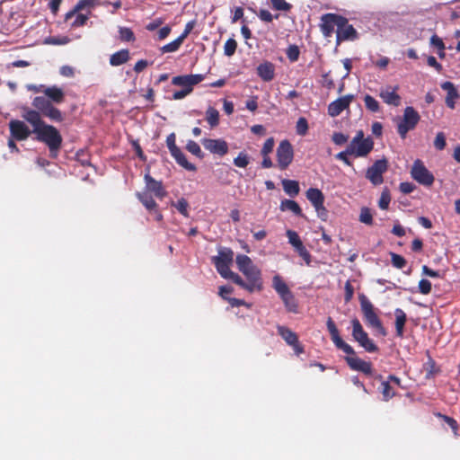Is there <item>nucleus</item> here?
<instances>
[{
	"mask_svg": "<svg viewBox=\"0 0 460 460\" xmlns=\"http://www.w3.org/2000/svg\"><path fill=\"white\" fill-rule=\"evenodd\" d=\"M186 149L191 153L192 155H196L197 157L199 158H203L204 155L200 149V146L199 145L193 141V140H189L187 145H186Z\"/></svg>",
	"mask_w": 460,
	"mask_h": 460,
	"instance_id": "51",
	"label": "nucleus"
},
{
	"mask_svg": "<svg viewBox=\"0 0 460 460\" xmlns=\"http://www.w3.org/2000/svg\"><path fill=\"white\" fill-rule=\"evenodd\" d=\"M286 235L288 238V243L294 247V249L303 243L298 234L294 230H288Z\"/></svg>",
	"mask_w": 460,
	"mask_h": 460,
	"instance_id": "52",
	"label": "nucleus"
},
{
	"mask_svg": "<svg viewBox=\"0 0 460 460\" xmlns=\"http://www.w3.org/2000/svg\"><path fill=\"white\" fill-rule=\"evenodd\" d=\"M358 220L367 226H372L373 215L370 208L367 207L361 208Z\"/></svg>",
	"mask_w": 460,
	"mask_h": 460,
	"instance_id": "41",
	"label": "nucleus"
},
{
	"mask_svg": "<svg viewBox=\"0 0 460 460\" xmlns=\"http://www.w3.org/2000/svg\"><path fill=\"white\" fill-rule=\"evenodd\" d=\"M44 96L56 104H60L65 101L64 91L57 85L47 86L44 90Z\"/></svg>",
	"mask_w": 460,
	"mask_h": 460,
	"instance_id": "23",
	"label": "nucleus"
},
{
	"mask_svg": "<svg viewBox=\"0 0 460 460\" xmlns=\"http://www.w3.org/2000/svg\"><path fill=\"white\" fill-rule=\"evenodd\" d=\"M358 300L366 323L385 336L386 334L385 329L383 326L382 321L377 315L373 304L364 294L358 295Z\"/></svg>",
	"mask_w": 460,
	"mask_h": 460,
	"instance_id": "4",
	"label": "nucleus"
},
{
	"mask_svg": "<svg viewBox=\"0 0 460 460\" xmlns=\"http://www.w3.org/2000/svg\"><path fill=\"white\" fill-rule=\"evenodd\" d=\"M170 154L175 159L176 163L179 165H181V167H183L185 170L190 171V172H195L197 170V167L195 166V164L190 163L187 160L185 155L183 154V152L181 150L180 147L173 150Z\"/></svg>",
	"mask_w": 460,
	"mask_h": 460,
	"instance_id": "26",
	"label": "nucleus"
},
{
	"mask_svg": "<svg viewBox=\"0 0 460 460\" xmlns=\"http://www.w3.org/2000/svg\"><path fill=\"white\" fill-rule=\"evenodd\" d=\"M352 325V337L354 341H356L359 346L364 348V349L367 352H376L378 351V347L375 344V342L368 337L367 332L363 329L358 319L354 318L351 320Z\"/></svg>",
	"mask_w": 460,
	"mask_h": 460,
	"instance_id": "9",
	"label": "nucleus"
},
{
	"mask_svg": "<svg viewBox=\"0 0 460 460\" xmlns=\"http://www.w3.org/2000/svg\"><path fill=\"white\" fill-rule=\"evenodd\" d=\"M347 146L353 156L366 157L373 150L374 141L370 137H365L363 130H358Z\"/></svg>",
	"mask_w": 460,
	"mask_h": 460,
	"instance_id": "8",
	"label": "nucleus"
},
{
	"mask_svg": "<svg viewBox=\"0 0 460 460\" xmlns=\"http://www.w3.org/2000/svg\"><path fill=\"white\" fill-rule=\"evenodd\" d=\"M440 86L444 91H447L445 99L447 106L452 110L455 109L456 100L460 98V93L455 87V84L450 81H446L442 83Z\"/></svg>",
	"mask_w": 460,
	"mask_h": 460,
	"instance_id": "21",
	"label": "nucleus"
},
{
	"mask_svg": "<svg viewBox=\"0 0 460 460\" xmlns=\"http://www.w3.org/2000/svg\"><path fill=\"white\" fill-rule=\"evenodd\" d=\"M447 146L446 142V136L444 132H438L436 135L435 140H434V146L437 150L441 151L445 149Z\"/></svg>",
	"mask_w": 460,
	"mask_h": 460,
	"instance_id": "54",
	"label": "nucleus"
},
{
	"mask_svg": "<svg viewBox=\"0 0 460 460\" xmlns=\"http://www.w3.org/2000/svg\"><path fill=\"white\" fill-rule=\"evenodd\" d=\"M394 315L396 336L399 338H402L404 334V326L407 321L406 314L402 309L396 308L394 310Z\"/></svg>",
	"mask_w": 460,
	"mask_h": 460,
	"instance_id": "27",
	"label": "nucleus"
},
{
	"mask_svg": "<svg viewBox=\"0 0 460 460\" xmlns=\"http://www.w3.org/2000/svg\"><path fill=\"white\" fill-rule=\"evenodd\" d=\"M323 204L324 203H321L320 206L317 205L316 207L314 208L317 213L318 217L323 221H326L328 217V210L326 209Z\"/></svg>",
	"mask_w": 460,
	"mask_h": 460,
	"instance_id": "63",
	"label": "nucleus"
},
{
	"mask_svg": "<svg viewBox=\"0 0 460 460\" xmlns=\"http://www.w3.org/2000/svg\"><path fill=\"white\" fill-rule=\"evenodd\" d=\"M430 44L438 49V54L439 58H443L445 57L446 47H445V44H444L442 39L437 35H433L430 38Z\"/></svg>",
	"mask_w": 460,
	"mask_h": 460,
	"instance_id": "44",
	"label": "nucleus"
},
{
	"mask_svg": "<svg viewBox=\"0 0 460 460\" xmlns=\"http://www.w3.org/2000/svg\"><path fill=\"white\" fill-rule=\"evenodd\" d=\"M279 208L281 211L290 210L297 217H305L298 203L292 199H283L280 203Z\"/></svg>",
	"mask_w": 460,
	"mask_h": 460,
	"instance_id": "31",
	"label": "nucleus"
},
{
	"mask_svg": "<svg viewBox=\"0 0 460 460\" xmlns=\"http://www.w3.org/2000/svg\"><path fill=\"white\" fill-rule=\"evenodd\" d=\"M250 163L248 155L244 152H240L234 159V164L239 168H245Z\"/></svg>",
	"mask_w": 460,
	"mask_h": 460,
	"instance_id": "48",
	"label": "nucleus"
},
{
	"mask_svg": "<svg viewBox=\"0 0 460 460\" xmlns=\"http://www.w3.org/2000/svg\"><path fill=\"white\" fill-rule=\"evenodd\" d=\"M278 333L288 345H296L298 337L296 332L291 331L289 328L285 326H279Z\"/></svg>",
	"mask_w": 460,
	"mask_h": 460,
	"instance_id": "32",
	"label": "nucleus"
},
{
	"mask_svg": "<svg viewBox=\"0 0 460 460\" xmlns=\"http://www.w3.org/2000/svg\"><path fill=\"white\" fill-rule=\"evenodd\" d=\"M365 107L367 111L373 113L380 111L379 102L371 95L366 94L364 97Z\"/></svg>",
	"mask_w": 460,
	"mask_h": 460,
	"instance_id": "39",
	"label": "nucleus"
},
{
	"mask_svg": "<svg viewBox=\"0 0 460 460\" xmlns=\"http://www.w3.org/2000/svg\"><path fill=\"white\" fill-rule=\"evenodd\" d=\"M257 75L264 82H270L275 76V66L270 61H264L257 66Z\"/></svg>",
	"mask_w": 460,
	"mask_h": 460,
	"instance_id": "22",
	"label": "nucleus"
},
{
	"mask_svg": "<svg viewBox=\"0 0 460 460\" xmlns=\"http://www.w3.org/2000/svg\"><path fill=\"white\" fill-rule=\"evenodd\" d=\"M332 140L337 146H342L349 140V136L341 132H334L332 137Z\"/></svg>",
	"mask_w": 460,
	"mask_h": 460,
	"instance_id": "59",
	"label": "nucleus"
},
{
	"mask_svg": "<svg viewBox=\"0 0 460 460\" xmlns=\"http://www.w3.org/2000/svg\"><path fill=\"white\" fill-rule=\"evenodd\" d=\"M274 147V139L272 137L268 138L262 146L261 154L262 155H268L270 153L272 152Z\"/></svg>",
	"mask_w": 460,
	"mask_h": 460,
	"instance_id": "61",
	"label": "nucleus"
},
{
	"mask_svg": "<svg viewBox=\"0 0 460 460\" xmlns=\"http://www.w3.org/2000/svg\"><path fill=\"white\" fill-rule=\"evenodd\" d=\"M274 9L278 11H289L292 5L287 3L285 0H270Z\"/></svg>",
	"mask_w": 460,
	"mask_h": 460,
	"instance_id": "56",
	"label": "nucleus"
},
{
	"mask_svg": "<svg viewBox=\"0 0 460 460\" xmlns=\"http://www.w3.org/2000/svg\"><path fill=\"white\" fill-rule=\"evenodd\" d=\"M130 58L128 49H120L113 53L110 58V64L112 66H118L127 63Z\"/></svg>",
	"mask_w": 460,
	"mask_h": 460,
	"instance_id": "29",
	"label": "nucleus"
},
{
	"mask_svg": "<svg viewBox=\"0 0 460 460\" xmlns=\"http://www.w3.org/2000/svg\"><path fill=\"white\" fill-rule=\"evenodd\" d=\"M201 144L206 150L209 151L211 154L218 155L220 156L226 155L229 150L227 142L221 138H203L201 139Z\"/></svg>",
	"mask_w": 460,
	"mask_h": 460,
	"instance_id": "16",
	"label": "nucleus"
},
{
	"mask_svg": "<svg viewBox=\"0 0 460 460\" xmlns=\"http://www.w3.org/2000/svg\"><path fill=\"white\" fill-rule=\"evenodd\" d=\"M418 288L422 295H428L431 292L432 285L429 279H422L420 280Z\"/></svg>",
	"mask_w": 460,
	"mask_h": 460,
	"instance_id": "58",
	"label": "nucleus"
},
{
	"mask_svg": "<svg viewBox=\"0 0 460 460\" xmlns=\"http://www.w3.org/2000/svg\"><path fill=\"white\" fill-rule=\"evenodd\" d=\"M305 196L313 207L320 206L321 203H324V195L317 188H309L305 192Z\"/></svg>",
	"mask_w": 460,
	"mask_h": 460,
	"instance_id": "30",
	"label": "nucleus"
},
{
	"mask_svg": "<svg viewBox=\"0 0 460 460\" xmlns=\"http://www.w3.org/2000/svg\"><path fill=\"white\" fill-rule=\"evenodd\" d=\"M236 48H237L236 40L233 38H230L225 43L224 54L227 57H232L235 53Z\"/></svg>",
	"mask_w": 460,
	"mask_h": 460,
	"instance_id": "50",
	"label": "nucleus"
},
{
	"mask_svg": "<svg viewBox=\"0 0 460 460\" xmlns=\"http://www.w3.org/2000/svg\"><path fill=\"white\" fill-rule=\"evenodd\" d=\"M89 17L87 14L76 13L75 19L71 22V28H78L85 25Z\"/></svg>",
	"mask_w": 460,
	"mask_h": 460,
	"instance_id": "57",
	"label": "nucleus"
},
{
	"mask_svg": "<svg viewBox=\"0 0 460 460\" xmlns=\"http://www.w3.org/2000/svg\"><path fill=\"white\" fill-rule=\"evenodd\" d=\"M388 169V161L385 158L376 160L366 172V178L375 186L384 182L383 174Z\"/></svg>",
	"mask_w": 460,
	"mask_h": 460,
	"instance_id": "11",
	"label": "nucleus"
},
{
	"mask_svg": "<svg viewBox=\"0 0 460 460\" xmlns=\"http://www.w3.org/2000/svg\"><path fill=\"white\" fill-rule=\"evenodd\" d=\"M398 86H386L380 90L379 96L388 105L398 107L401 104V96L397 93Z\"/></svg>",
	"mask_w": 460,
	"mask_h": 460,
	"instance_id": "20",
	"label": "nucleus"
},
{
	"mask_svg": "<svg viewBox=\"0 0 460 460\" xmlns=\"http://www.w3.org/2000/svg\"><path fill=\"white\" fill-rule=\"evenodd\" d=\"M224 279H231L234 284L238 285L242 288L245 289L246 291L252 293L254 291H257V288L248 280L244 281L242 277H240L237 273L231 271L226 277Z\"/></svg>",
	"mask_w": 460,
	"mask_h": 460,
	"instance_id": "28",
	"label": "nucleus"
},
{
	"mask_svg": "<svg viewBox=\"0 0 460 460\" xmlns=\"http://www.w3.org/2000/svg\"><path fill=\"white\" fill-rule=\"evenodd\" d=\"M258 16L261 21L266 22H271L273 20V16L270 13V12L266 9H261L258 13Z\"/></svg>",
	"mask_w": 460,
	"mask_h": 460,
	"instance_id": "64",
	"label": "nucleus"
},
{
	"mask_svg": "<svg viewBox=\"0 0 460 460\" xmlns=\"http://www.w3.org/2000/svg\"><path fill=\"white\" fill-rule=\"evenodd\" d=\"M238 270L245 276L257 291L263 289V281L261 270L252 262V259L245 254H238L235 258Z\"/></svg>",
	"mask_w": 460,
	"mask_h": 460,
	"instance_id": "3",
	"label": "nucleus"
},
{
	"mask_svg": "<svg viewBox=\"0 0 460 460\" xmlns=\"http://www.w3.org/2000/svg\"><path fill=\"white\" fill-rule=\"evenodd\" d=\"M233 260L234 252L230 248L220 249L218 255L212 258V262L222 278L226 277L232 271L230 265Z\"/></svg>",
	"mask_w": 460,
	"mask_h": 460,
	"instance_id": "10",
	"label": "nucleus"
},
{
	"mask_svg": "<svg viewBox=\"0 0 460 460\" xmlns=\"http://www.w3.org/2000/svg\"><path fill=\"white\" fill-rule=\"evenodd\" d=\"M206 119L211 128H215L219 124V112L214 107H208L206 111Z\"/></svg>",
	"mask_w": 460,
	"mask_h": 460,
	"instance_id": "38",
	"label": "nucleus"
},
{
	"mask_svg": "<svg viewBox=\"0 0 460 460\" xmlns=\"http://www.w3.org/2000/svg\"><path fill=\"white\" fill-rule=\"evenodd\" d=\"M354 99L353 94H347L342 97L338 98L337 100L332 102L328 105V114L331 117L339 116L343 111L349 107V104Z\"/></svg>",
	"mask_w": 460,
	"mask_h": 460,
	"instance_id": "18",
	"label": "nucleus"
},
{
	"mask_svg": "<svg viewBox=\"0 0 460 460\" xmlns=\"http://www.w3.org/2000/svg\"><path fill=\"white\" fill-rule=\"evenodd\" d=\"M343 20L344 22L336 31L337 44L346 40H355L358 37L356 29L351 24H349V20L344 16Z\"/></svg>",
	"mask_w": 460,
	"mask_h": 460,
	"instance_id": "17",
	"label": "nucleus"
},
{
	"mask_svg": "<svg viewBox=\"0 0 460 460\" xmlns=\"http://www.w3.org/2000/svg\"><path fill=\"white\" fill-rule=\"evenodd\" d=\"M277 161L280 170H286L294 159V149L291 143L284 139L277 147Z\"/></svg>",
	"mask_w": 460,
	"mask_h": 460,
	"instance_id": "13",
	"label": "nucleus"
},
{
	"mask_svg": "<svg viewBox=\"0 0 460 460\" xmlns=\"http://www.w3.org/2000/svg\"><path fill=\"white\" fill-rule=\"evenodd\" d=\"M119 39L122 41L131 42L135 41L136 37L133 31L128 27H119Z\"/></svg>",
	"mask_w": 460,
	"mask_h": 460,
	"instance_id": "42",
	"label": "nucleus"
},
{
	"mask_svg": "<svg viewBox=\"0 0 460 460\" xmlns=\"http://www.w3.org/2000/svg\"><path fill=\"white\" fill-rule=\"evenodd\" d=\"M146 187L148 190L155 193L157 198H164L166 196V191L164 189L162 181H158L152 178L149 174L145 176Z\"/></svg>",
	"mask_w": 460,
	"mask_h": 460,
	"instance_id": "24",
	"label": "nucleus"
},
{
	"mask_svg": "<svg viewBox=\"0 0 460 460\" xmlns=\"http://www.w3.org/2000/svg\"><path fill=\"white\" fill-rule=\"evenodd\" d=\"M349 155H353L352 153H350V150L349 149V147L347 146L346 149L344 151H341L338 154L335 155V158L339 161H342L345 164L349 165V166H351L352 165V163L351 161L349 159Z\"/></svg>",
	"mask_w": 460,
	"mask_h": 460,
	"instance_id": "55",
	"label": "nucleus"
},
{
	"mask_svg": "<svg viewBox=\"0 0 460 460\" xmlns=\"http://www.w3.org/2000/svg\"><path fill=\"white\" fill-rule=\"evenodd\" d=\"M308 122L305 118L301 117L297 119L296 125V131L297 135L302 137L305 136L308 132Z\"/></svg>",
	"mask_w": 460,
	"mask_h": 460,
	"instance_id": "47",
	"label": "nucleus"
},
{
	"mask_svg": "<svg viewBox=\"0 0 460 460\" xmlns=\"http://www.w3.org/2000/svg\"><path fill=\"white\" fill-rule=\"evenodd\" d=\"M390 201H391L390 192H389V190L387 188H385L381 193V196H380V199L378 201V206L381 209L385 210L388 208Z\"/></svg>",
	"mask_w": 460,
	"mask_h": 460,
	"instance_id": "49",
	"label": "nucleus"
},
{
	"mask_svg": "<svg viewBox=\"0 0 460 460\" xmlns=\"http://www.w3.org/2000/svg\"><path fill=\"white\" fill-rule=\"evenodd\" d=\"M420 120L419 112L411 106H407L402 118L398 119L397 133L405 139L409 131L413 130Z\"/></svg>",
	"mask_w": 460,
	"mask_h": 460,
	"instance_id": "7",
	"label": "nucleus"
},
{
	"mask_svg": "<svg viewBox=\"0 0 460 460\" xmlns=\"http://www.w3.org/2000/svg\"><path fill=\"white\" fill-rule=\"evenodd\" d=\"M423 367L426 372L427 379L433 378L440 372V368L437 366L436 361L431 357H429L428 361L424 364Z\"/></svg>",
	"mask_w": 460,
	"mask_h": 460,
	"instance_id": "37",
	"label": "nucleus"
},
{
	"mask_svg": "<svg viewBox=\"0 0 460 460\" xmlns=\"http://www.w3.org/2000/svg\"><path fill=\"white\" fill-rule=\"evenodd\" d=\"M95 5V3H93L92 0H80L75 5V7L69 11L68 13H66V16H65V20L66 21H68L70 20L72 17H74L77 13H79L80 11L85 9V8H91V7H93Z\"/></svg>",
	"mask_w": 460,
	"mask_h": 460,
	"instance_id": "33",
	"label": "nucleus"
},
{
	"mask_svg": "<svg viewBox=\"0 0 460 460\" xmlns=\"http://www.w3.org/2000/svg\"><path fill=\"white\" fill-rule=\"evenodd\" d=\"M344 289H345L344 299H345L346 303H349L352 299L353 295H354V288L351 285L349 280L346 281Z\"/></svg>",
	"mask_w": 460,
	"mask_h": 460,
	"instance_id": "60",
	"label": "nucleus"
},
{
	"mask_svg": "<svg viewBox=\"0 0 460 460\" xmlns=\"http://www.w3.org/2000/svg\"><path fill=\"white\" fill-rule=\"evenodd\" d=\"M22 117L31 125L36 140L48 146L50 157L57 158L63 143V137L58 128L40 119L39 113L33 109L23 108Z\"/></svg>",
	"mask_w": 460,
	"mask_h": 460,
	"instance_id": "1",
	"label": "nucleus"
},
{
	"mask_svg": "<svg viewBox=\"0 0 460 460\" xmlns=\"http://www.w3.org/2000/svg\"><path fill=\"white\" fill-rule=\"evenodd\" d=\"M172 206L175 207L183 217H189V203L184 198H181L176 202H172Z\"/></svg>",
	"mask_w": 460,
	"mask_h": 460,
	"instance_id": "43",
	"label": "nucleus"
},
{
	"mask_svg": "<svg viewBox=\"0 0 460 460\" xmlns=\"http://www.w3.org/2000/svg\"><path fill=\"white\" fill-rule=\"evenodd\" d=\"M344 22L343 16L328 13L321 16V23L319 24L321 31L325 38H330L334 32L335 27H340Z\"/></svg>",
	"mask_w": 460,
	"mask_h": 460,
	"instance_id": "14",
	"label": "nucleus"
},
{
	"mask_svg": "<svg viewBox=\"0 0 460 460\" xmlns=\"http://www.w3.org/2000/svg\"><path fill=\"white\" fill-rule=\"evenodd\" d=\"M10 136L17 141H24L33 133L27 124L20 119H12L9 124Z\"/></svg>",
	"mask_w": 460,
	"mask_h": 460,
	"instance_id": "15",
	"label": "nucleus"
},
{
	"mask_svg": "<svg viewBox=\"0 0 460 460\" xmlns=\"http://www.w3.org/2000/svg\"><path fill=\"white\" fill-rule=\"evenodd\" d=\"M272 288L281 298L287 311L297 312V302L290 288L279 275L272 278Z\"/></svg>",
	"mask_w": 460,
	"mask_h": 460,
	"instance_id": "6",
	"label": "nucleus"
},
{
	"mask_svg": "<svg viewBox=\"0 0 460 460\" xmlns=\"http://www.w3.org/2000/svg\"><path fill=\"white\" fill-rule=\"evenodd\" d=\"M379 392L382 394L383 401L388 402L390 399L396 395L395 391L390 385L389 380L382 381L379 386Z\"/></svg>",
	"mask_w": 460,
	"mask_h": 460,
	"instance_id": "35",
	"label": "nucleus"
},
{
	"mask_svg": "<svg viewBox=\"0 0 460 460\" xmlns=\"http://www.w3.org/2000/svg\"><path fill=\"white\" fill-rule=\"evenodd\" d=\"M137 198L140 200V202L145 206V208L150 212L155 210V208L158 207L155 200L147 192L137 193Z\"/></svg>",
	"mask_w": 460,
	"mask_h": 460,
	"instance_id": "36",
	"label": "nucleus"
},
{
	"mask_svg": "<svg viewBox=\"0 0 460 460\" xmlns=\"http://www.w3.org/2000/svg\"><path fill=\"white\" fill-rule=\"evenodd\" d=\"M287 57L291 62L297 61L300 54L299 48L296 45H290L287 49Z\"/></svg>",
	"mask_w": 460,
	"mask_h": 460,
	"instance_id": "53",
	"label": "nucleus"
},
{
	"mask_svg": "<svg viewBox=\"0 0 460 460\" xmlns=\"http://www.w3.org/2000/svg\"><path fill=\"white\" fill-rule=\"evenodd\" d=\"M166 146H167L170 153L178 148V146L176 145V135H175V133H171V134H169L167 136V137H166Z\"/></svg>",
	"mask_w": 460,
	"mask_h": 460,
	"instance_id": "62",
	"label": "nucleus"
},
{
	"mask_svg": "<svg viewBox=\"0 0 460 460\" xmlns=\"http://www.w3.org/2000/svg\"><path fill=\"white\" fill-rule=\"evenodd\" d=\"M281 183L284 191L290 197H296L299 194L300 188L298 181L295 180L285 179Z\"/></svg>",
	"mask_w": 460,
	"mask_h": 460,
	"instance_id": "34",
	"label": "nucleus"
},
{
	"mask_svg": "<svg viewBox=\"0 0 460 460\" xmlns=\"http://www.w3.org/2000/svg\"><path fill=\"white\" fill-rule=\"evenodd\" d=\"M32 106L34 111L39 113L40 119L41 117L49 118L55 122H61L64 119L63 114L60 110L56 108L46 96H36L32 100Z\"/></svg>",
	"mask_w": 460,
	"mask_h": 460,
	"instance_id": "5",
	"label": "nucleus"
},
{
	"mask_svg": "<svg viewBox=\"0 0 460 460\" xmlns=\"http://www.w3.org/2000/svg\"><path fill=\"white\" fill-rule=\"evenodd\" d=\"M411 177L420 184L429 187L433 184L435 178L434 175L426 168L423 162L417 159L411 167Z\"/></svg>",
	"mask_w": 460,
	"mask_h": 460,
	"instance_id": "12",
	"label": "nucleus"
},
{
	"mask_svg": "<svg viewBox=\"0 0 460 460\" xmlns=\"http://www.w3.org/2000/svg\"><path fill=\"white\" fill-rule=\"evenodd\" d=\"M326 326L335 347L348 355L345 357L348 366L352 370L362 372L367 376H372L373 367L371 362L365 361L355 356L354 349L340 336L339 330L332 317H328Z\"/></svg>",
	"mask_w": 460,
	"mask_h": 460,
	"instance_id": "2",
	"label": "nucleus"
},
{
	"mask_svg": "<svg viewBox=\"0 0 460 460\" xmlns=\"http://www.w3.org/2000/svg\"><path fill=\"white\" fill-rule=\"evenodd\" d=\"M437 416L442 419L451 428L455 436H458V423L454 418L442 413H437Z\"/></svg>",
	"mask_w": 460,
	"mask_h": 460,
	"instance_id": "46",
	"label": "nucleus"
},
{
	"mask_svg": "<svg viewBox=\"0 0 460 460\" xmlns=\"http://www.w3.org/2000/svg\"><path fill=\"white\" fill-rule=\"evenodd\" d=\"M170 154L175 159L176 163L179 165H181V167H183L185 170L190 171V172H195L197 170V167L195 166V164L190 163L187 160L185 155L183 154V152L181 150L180 147L173 150Z\"/></svg>",
	"mask_w": 460,
	"mask_h": 460,
	"instance_id": "25",
	"label": "nucleus"
},
{
	"mask_svg": "<svg viewBox=\"0 0 460 460\" xmlns=\"http://www.w3.org/2000/svg\"><path fill=\"white\" fill-rule=\"evenodd\" d=\"M203 79L204 75L200 74L177 75L172 77V84L177 86H181L183 89H191L192 91L193 86L202 82Z\"/></svg>",
	"mask_w": 460,
	"mask_h": 460,
	"instance_id": "19",
	"label": "nucleus"
},
{
	"mask_svg": "<svg viewBox=\"0 0 460 460\" xmlns=\"http://www.w3.org/2000/svg\"><path fill=\"white\" fill-rule=\"evenodd\" d=\"M183 43V40L178 37L173 41L163 46L160 50L162 53H170V52H175L177 51L181 44Z\"/></svg>",
	"mask_w": 460,
	"mask_h": 460,
	"instance_id": "40",
	"label": "nucleus"
},
{
	"mask_svg": "<svg viewBox=\"0 0 460 460\" xmlns=\"http://www.w3.org/2000/svg\"><path fill=\"white\" fill-rule=\"evenodd\" d=\"M390 256H391L392 265L394 268L402 270L406 266L407 261L402 255L391 252Z\"/></svg>",
	"mask_w": 460,
	"mask_h": 460,
	"instance_id": "45",
	"label": "nucleus"
}]
</instances>
